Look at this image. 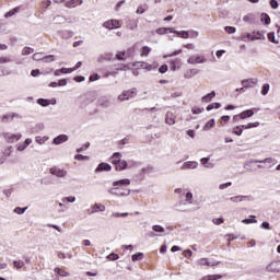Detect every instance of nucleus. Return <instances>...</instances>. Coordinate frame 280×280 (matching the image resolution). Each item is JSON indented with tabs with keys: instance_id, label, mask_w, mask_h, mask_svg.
<instances>
[{
	"instance_id": "8fccbe9b",
	"label": "nucleus",
	"mask_w": 280,
	"mask_h": 280,
	"mask_svg": "<svg viewBox=\"0 0 280 280\" xmlns=\"http://www.w3.org/2000/svg\"><path fill=\"white\" fill-rule=\"evenodd\" d=\"M44 57H45V56H43V52H35V54L32 56L33 60H36V61H38V60H44Z\"/></svg>"
},
{
	"instance_id": "774afa93",
	"label": "nucleus",
	"mask_w": 280,
	"mask_h": 280,
	"mask_svg": "<svg viewBox=\"0 0 280 280\" xmlns=\"http://www.w3.org/2000/svg\"><path fill=\"white\" fill-rule=\"evenodd\" d=\"M160 73H167V65H163L159 68Z\"/></svg>"
},
{
	"instance_id": "aec40b11",
	"label": "nucleus",
	"mask_w": 280,
	"mask_h": 280,
	"mask_svg": "<svg viewBox=\"0 0 280 280\" xmlns=\"http://www.w3.org/2000/svg\"><path fill=\"white\" fill-rule=\"evenodd\" d=\"M82 3H84L83 0H70L68 2H66V8H75L77 5H82Z\"/></svg>"
},
{
	"instance_id": "052dcab7",
	"label": "nucleus",
	"mask_w": 280,
	"mask_h": 280,
	"mask_svg": "<svg viewBox=\"0 0 280 280\" xmlns=\"http://www.w3.org/2000/svg\"><path fill=\"white\" fill-rule=\"evenodd\" d=\"M246 128H248V130H250V128H259V121L248 122Z\"/></svg>"
},
{
	"instance_id": "473e14b6",
	"label": "nucleus",
	"mask_w": 280,
	"mask_h": 280,
	"mask_svg": "<svg viewBox=\"0 0 280 280\" xmlns=\"http://www.w3.org/2000/svg\"><path fill=\"white\" fill-rule=\"evenodd\" d=\"M180 59H174V60H172L171 61V65H172V67H171V69H172V71H176V67H180Z\"/></svg>"
},
{
	"instance_id": "e433bc0d",
	"label": "nucleus",
	"mask_w": 280,
	"mask_h": 280,
	"mask_svg": "<svg viewBox=\"0 0 280 280\" xmlns=\"http://www.w3.org/2000/svg\"><path fill=\"white\" fill-rule=\"evenodd\" d=\"M55 272L57 275H59V277H69V272L65 271L63 269H60V268H55Z\"/></svg>"
},
{
	"instance_id": "c85d7f7f",
	"label": "nucleus",
	"mask_w": 280,
	"mask_h": 280,
	"mask_svg": "<svg viewBox=\"0 0 280 280\" xmlns=\"http://www.w3.org/2000/svg\"><path fill=\"white\" fill-rule=\"evenodd\" d=\"M60 36L67 40L68 38L73 37V32L72 31H61Z\"/></svg>"
},
{
	"instance_id": "f257e3e1",
	"label": "nucleus",
	"mask_w": 280,
	"mask_h": 280,
	"mask_svg": "<svg viewBox=\"0 0 280 280\" xmlns=\"http://www.w3.org/2000/svg\"><path fill=\"white\" fill-rule=\"evenodd\" d=\"M130 179L124 178L119 180H115L112 184V188L107 189V192L110 196H116L117 198H126L129 194H131L130 188Z\"/></svg>"
},
{
	"instance_id": "c9c22d12",
	"label": "nucleus",
	"mask_w": 280,
	"mask_h": 280,
	"mask_svg": "<svg viewBox=\"0 0 280 280\" xmlns=\"http://www.w3.org/2000/svg\"><path fill=\"white\" fill-rule=\"evenodd\" d=\"M49 5H51V0H44L40 3V9L45 12V10H47V8H49Z\"/></svg>"
},
{
	"instance_id": "9d476101",
	"label": "nucleus",
	"mask_w": 280,
	"mask_h": 280,
	"mask_svg": "<svg viewBox=\"0 0 280 280\" xmlns=\"http://www.w3.org/2000/svg\"><path fill=\"white\" fill-rule=\"evenodd\" d=\"M267 272H280V260L271 261L266 267Z\"/></svg>"
},
{
	"instance_id": "dca6fc26",
	"label": "nucleus",
	"mask_w": 280,
	"mask_h": 280,
	"mask_svg": "<svg viewBox=\"0 0 280 280\" xmlns=\"http://www.w3.org/2000/svg\"><path fill=\"white\" fill-rule=\"evenodd\" d=\"M165 124H167V126H174V124H176V116L174 115V113L168 112L166 114Z\"/></svg>"
},
{
	"instance_id": "4be33fe9",
	"label": "nucleus",
	"mask_w": 280,
	"mask_h": 280,
	"mask_svg": "<svg viewBox=\"0 0 280 280\" xmlns=\"http://www.w3.org/2000/svg\"><path fill=\"white\" fill-rule=\"evenodd\" d=\"M252 40H266V35L259 31H256L253 33Z\"/></svg>"
},
{
	"instance_id": "423d86ee",
	"label": "nucleus",
	"mask_w": 280,
	"mask_h": 280,
	"mask_svg": "<svg viewBox=\"0 0 280 280\" xmlns=\"http://www.w3.org/2000/svg\"><path fill=\"white\" fill-rule=\"evenodd\" d=\"M121 25V20H108L103 23V27H105V30H119Z\"/></svg>"
},
{
	"instance_id": "bb28decb",
	"label": "nucleus",
	"mask_w": 280,
	"mask_h": 280,
	"mask_svg": "<svg viewBox=\"0 0 280 280\" xmlns=\"http://www.w3.org/2000/svg\"><path fill=\"white\" fill-rule=\"evenodd\" d=\"M260 21L265 23V25H270V15H268V13H261Z\"/></svg>"
},
{
	"instance_id": "0e129e2a",
	"label": "nucleus",
	"mask_w": 280,
	"mask_h": 280,
	"mask_svg": "<svg viewBox=\"0 0 280 280\" xmlns=\"http://www.w3.org/2000/svg\"><path fill=\"white\" fill-rule=\"evenodd\" d=\"M44 62H54V55L44 56Z\"/></svg>"
},
{
	"instance_id": "2eb2a0df",
	"label": "nucleus",
	"mask_w": 280,
	"mask_h": 280,
	"mask_svg": "<svg viewBox=\"0 0 280 280\" xmlns=\"http://www.w3.org/2000/svg\"><path fill=\"white\" fill-rule=\"evenodd\" d=\"M104 211H106V206H104L103 203H94L90 213H102Z\"/></svg>"
},
{
	"instance_id": "bf43d9fd",
	"label": "nucleus",
	"mask_w": 280,
	"mask_h": 280,
	"mask_svg": "<svg viewBox=\"0 0 280 280\" xmlns=\"http://www.w3.org/2000/svg\"><path fill=\"white\" fill-rule=\"evenodd\" d=\"M213 224H215L217 226H220V224L224 223V219L222 218H217L212 220Z\"/></svg>"
},
{
	"instance_id": "de8ad7c7",
	"label": "nucleus",
	"mask_w": 280,
	"mask_h": 280,
	"mask_svg": "<svg viewBox=\"0 0 280 280\" xmlns=\"http://www.w3.org/2000/svg\"><path fill=\"white\" fill-rule=\"evenodd\" d=\"M150 51H152V48L148 47V46H144L142 47L141 49V52H140V56H148V54H150Z\"/></svg>"
},
{
	"instance_id": "4d7b16f0",
	"label": "nucleus",
	"mask_w": 280,
	"mask_h": 280,
	"mask_svg": "<svg viewBox=\"0 0 280 280\" xmlns=\"http://www.w3.org/2000/svg\"><path fill=\"white\" fill-rule=\"evenodd\" d=\"M74 159L75 161H89V156L82 154H77Z\"/></svg>"
},
{
	"instance_id": "5701e85b",
	"label": "nucleus",
	"mask_w": 280,
	"mask_h": 280,
	"mask_svg": "<svg viewBox=\"0 0 280 280\" xmlns=\"http://www.w3.org/2000/svg\"><path fill=\"white\" fill-rule=\"evenodd\" d=\"M211 128H215V119H210L205 126H203V131L209 132Z\"/></svg>"
},
{
	"instance_id": "f03ea898",
	"label": "nucleus",
	"mask_w": 280,
	"mask_h": 280,
	"mask_svg": "<svg viewBox=\"0 0 280 280\" xmlns=\"http://www.w3.org/2000/svg\"><path fill=\"white\" fill-rule=\"evenodd\" d=\"M110 163L115 165L116 172H124V170H131V167H137V162L129 161V164L126 160H121V153L115 152L110 159Z\"/></svg>"
},
{
	"instance_id": "338daca9",
	"label": "nucleus",
	"mask_w": 280,
	"mask_h": 280,
	"mask_svg": "<svg viewBox=\"0 0 280 280\" xmlns=\"http://www.w3.org/2000/svg\"><path fill=\"white\" fill-rule=\"evenodd\" d=\"M210 159L209 158H202L200 160L201 165H205L206 167H209V165H207L209 163Z\"/></svg>"
},
{
	"instance_id": "393cba45",
	"label": "nucleus",
	"mask_w": 280,
	"mask_h": 280,
	"mask_svg": "<svg viewBox=\"0 0 280 280\" xmlns=\"http://www.w3.org/2000/svg\"><path fill=\"white\" fill-rule=\"evenodd\" d=\"M167 32L173 34L174 28H172V27H160V28L156 30V34H160L161 36H163L164 34H167Z\"/></svg>"
},
{
	"instance_id": "0eeeda50",
	"label": "nucleus",
	"mask_w": 280,
	"mask_h": 280,
	"mask_svg": "<svg viewBox=\"0 0 280 280\" xmlns=\"http://www.w3.org/2000/svg\"><path fill=\"white\" fill-rule=\"evenodd\" d=\"M23 136L21 133H10L5 132L3 133V139L7 143H16V141H20Z\"/></svg>"
},
{
	"instance_id": "f3484780",
	"label": "nucleus",
	"mask_w": 280,
	"mask_h": 280,
	"mask_svg": "<svg viewBox=\"0 0 280 280\" xmlns=\"http://www.w3.org/2000/svg\"><path fill=\"white\" fill-rule=\"evenodd\" d=\"M37 104H39V106H49V104H51L52 106H56V98L52 100H47V98H38L37 100Z\"/></svg>"
},
{
	"instance_id": "72a5a7b5",
	"label": "nucleus",
	"mask_w": 280,
	"mask_h": 280,
	"mask_svg": "<svg viewBox=\"0 0 280 280\" xmlns=\"http://www.w3.org/2000/svg\"><path fill=\"white\" fill-rule=\"evenodd\" d=\"M242 132H244V130L240 126H236L232 129V133L236 135V137H242Z\"/></svg>"
},
{
	"instance_id": "5fc2aeb1",
	"label": "nucleus",
	"mask_w": 280,
	"mask_h": 280,
	"mask_svg": "<svg viewBox=\"0 0 280 280\" xmlns=\"http://www.w3.org/2000/svg\"><path fill=\"white\" fill-rule=\"evenodd\" d=\"M61 202H75V197L70 196V197H63L61 199Z\"/></svg>"
},
{
	"instance_id": "a19ab883",
	"label": "nucleus",
	"mask_w": 280,
	"mask_h": 280,
	"mask_svg": "<svg viewBox=\"0 0 280 280\" xmlns=\"http://www.w3.org/2000/svg\"><path fill=\"white\" fill-rule=\"evenodd\" d=\"M152 231H154V233H165V228L162 225H153Z\"/></svg>"
},
{
	"instance_id": "9b49d317",
	"label": "nucleus",
	"mask_w": 280,
	"mask_h": 280,
	"mask_svg": "<svg viewBox=\"0 0 280 280\" xmlns=\"http://www.w3.org/2000/svg\"><path fill=\"white\" fill-rule=\"evenodd\" d=\"M113 170V166H110V164L106 163V162H102L97 165V167L95 168L96 174L100 172H110Z\"/></svg>"
},
{
	"instance_id": "c756f323",
	"label": "nucleus",
	"mask_w": 280,
	"mask_h": 280,
	"mask_svg": "<svg viewBox=\"0 0 280 280\" xmlns=\"http://www.w3.org/2000/svg\"><path fill=\"white\" fill-rule=\"evenodd\" d=\"M243 224H257V221L255 220V215H249V219H243Z\"/></svg>"
},
{
	"instance_id": "f8f14e48",
	"label": "nucleus",
	"mask_w": 280,
	"mask_h": 280,
	"mask_svg": "<svg viewBox=\"0 0 280 280\" xmlns=\"http://www.w3.org/2000/svg\"><path fill=\"white\" fill-rule=\"evenodd\" d=\"M69 141V136L67 135H59L58 137L54 138L52 143L55 145H60L62 143H67Z\"/></svg>"
},
{
	"instance_id": "864d4df0",
	"label": "nucleus",
	"mask_w": 280,
	"mask_h": 280,
	"mask_svg": "<svg viewBox=\"0 0 280 280\" xmlns=\"http://www.w3.org/2000/svg\"><path fill=\"white\" fill-rule=\"evenodd\" d=\"M107 259H109V261H117V259H119V255L112 253L107 256Z\"/></svg>"
},
{
	"instance_id": "ddd939ff",
	"label": "nucleus",
	"mask_w": 280,
	"mask_h": 280,
	"mask_svg": "<svg viewBox=\"0 0 280 280\" xmlns=\"http://www.w3.org/2000/svg\"><path fill=\"white\" fill-rule=\"evenodd\" d=\"M197 168H198V162L196 161H187L180 167V170H197Z\"/></svg>"
},
{
	"instance_id": "a18cd8bd",
	"label": "nucleus",
	"mask_w": 280,
	"mask_h": 280,
	"mask_svg": "<svg viewBox=\"0 0 280 280\" xmlns=\"http://www.w3.org/2000/svg\"><path fill=\"white\" fill-rule=\"evenodd\" d=\"M268 40H269L270 43H275V45H279V40L276 39L273 32H271V33L268 34Z\"/></svg>"
},
{
	"instance_id": "1a4fd4ad",
	"label": "nucleus",
	"mask_w": 280,
	"mask_h": 280,
	"mask_svg": "<svg viewBox=\"0 0 280 280\" xmlns=\"http://www.w3.org/2000/svg\"><path fill=\"white\" fill-rule=\"evenodd\" d=\"M242 84L244 89H253L254 86H257V84H259V79L257 78L245 79L242 81Z\"/></svg>"
},
{
	"instance_id": "58836bf2",
	"label": "nucleus",
	"mask_w": 280,
	"mask_h": 280,
	"mask_svg": "<svg viewBox=\"0 0 280 280\" xmlns=\"http://www.w3.org/2000/svg\"><path fill=\"white\" fill-rule=\"evenodd\" d=\"M30 54H34V48H32V47H24L22 49V56H30Z\"/></svg>"
},
{
	"instance_id": "09e8293b",
	"label": "nucleus",
	"mask_w": 280,
	"mask_h": 280,
	"mask_svg": "<svg viewBox=\"0 0 280 280\" xmlns=\"http://www.w3.org/2000/svg\"><path fill=\"white\" fill-rule=\"evenodd\" d=\"M186 202H188V205H194V194L191 192L186 194Z\"/></svg>"
},
{
	"instance_id": "2f4dec72",
	"label": "nucleus",
	"mask_w": 280,
	"mask_h": 280,
	"mask_svg": "<svg viewBox=\"0 0 280 280\" xmlns=\"http://www.w3.org/2000/svg\"><path fill=\"white\" fill-rule=\"evenodd\" d=\"M269 91H270V84L269 83L262 84L261 91H260L261 95H268Z\"/></svg>"
},
{
	"instance_id": "b1692460",
	"label": "nucleus",
	"mask_w": 280,
	"mask_h": 280,
	"mask_svg": "<svg viewBox=\"0 0 280 280\" xmlns=\"http://www.w3.org/2000/svg\"><path fill=\"white\" fill-rule=\"evenodd\" d=\"M173 34H176L178 38H189V31H173Z\"/></svg>"
},
{
	"instance_id": "39448f33",
	"label": "nucleus",
	"mask_w": 280,
	"mask_h": 280,
	"mask_svg": "<svg viewBox=\"0 0 280 280\" xmlns=\"http://www.w3.org/2000/svg\"><path fill=\"white\" fill-rule=\"evenodd\" d=\"M49 174H51V176H56V178H67L68 172L59 166H52L49 168Z\"/></svg>"
},
{
	"instance_id": "6ab92c4d",
	"label": "nucleus",
	"mask_w": 280,
	"mask_h": 280,
	"mask_svg": "<svg viewBox=\"0 0 280 280\" xmlns=\"http://www.w3.org/2000/svg\"><path fill=\"white\" fill-rule=\"evenodd\" d=\"M255 115V109H247L240 114L241 119H248L249 117H253Z\"/></svg>"
},
{
	"instance_id": "680f3d73",
	"label": "nucleus",
	"mask_w": 280,
	"mask_h": 280,
	"mask_svg": "<svg viewBox=\"0 0 280 280\" xmlns=\"http://www.w3.org/2000/svg\"><path fill=\"white\" fill-rule=\"evenodd\" d=\"M27 147L25 145V143H19L16 147L18 152H23L24 150H26Z\"/></svg>"
},
{
	"instance_id": "7ed1b4c3",
	"label": "nucleus",
	"mask_w": 280,
	"mask_h": 280,
	"mask_svg": "<svg viewBox=\"0 0 280 280\" xmlns=\"http://www.w3.org/2000/svg\"><path fill=\"white\" fill-rule=\"evenodd\" d=\"M249 163H259L260 165H258V170H266V167H275V165H277V160L272 158H267L264 160H252L245 163L244 167H246V165H248Z\"/></svg>"
},
{
	"instance_id": "ea45409f",
	"label": "nucleus",
	"mask_w": 280,
	"mask_h": 280,
	"mask_svg": "<svg viewBox=\"0 0 280 280\" xmlns=\"http://www.w3.org/2000/svg\"><path fill=\"white\" fill-rule=\"evenodd\" d=\"M141 69H145L147 71H152V65L145 62V61H141L139 62Z\"/></svg>"
},
{
	"instance_id": "69168bd1",
	"label": "nucleus",
	"mask_w": 280,
	"mask_h": 280,
	"mask_svg": "<svg viewBox=\"0 0 280 280\" xmlns=\"http://www.w3.org/2000/svg\"><path fill=\"white\" fill-rule=\"evenodd\" d=\"M1 119H2V122H3V124H8V120H9V119H12V116H11V114L9 113V114L3 115Z\"/></svg>"
},
{
	"instance_id": "79ce46f5",
	"label": "nucleus",
	"mask_w": 280,
	"mask_h": 280,
	"mask_svg": "<svg viewBox=\"0 0 280 280\" xmlns=\"http://www.w3.org/2000/svg\"><path fill=\"white\" fill-rule=\"evenodd\" d=\"M241 40H243V43H248V40H253V34L250 33H246L241 37Z\"/></svg>"
},
{
	"instance_id": "f704fd0d",
	"label": "nucleus",
	"mask_w": 280,
	"mask_h": 280,
	"mask_svg": "<svg viewBox=\"0 0 280 280\" xmlns=\"http://www.w3.org/2000/svg\"><path fill=\"white\" fill-rule=\"evenodd\" d=\"M198 266H211V262H209V259L207 258H200L197 260Z\"/></svg>"
},
{
	"instance_id": "6e6552de",
	"label": "nucleus",
	"mask_w": 280,
	"mask_h": 280,
	"mask_svg": "<svg viewBox=\"0 0 280 280\" xmlns=\"http://www.w3.org/2000/svg\"><path fill=\"white\" fill-rule=\"evenodd\" d=\"M188 65H205L207 59L200 55H192L187 59Z\"/></svg>"
},
{
	"instance_id": "c03bdc74",
	"label": "nucleus",
	"mask_w": 280,
	"mask_h": 280,
	"mask_svg": "<svg viewBox=\"0 0 280 280\" xmlns=\"http://www.w3.org/2000/svg\"><path fill=\"white\" fill-rule=\"evenodd\" d=\"M14 213H16L18 215H23V213H25V211H27V208H21V207H16L14 208Z\"/></svg>"
},
{
	"instance_id": "37998d69",
	"label": "nucleus",
	"mask_w": 280,
	"mask_h": 280,
	"mask_svg": "<svg viewBox=\"0 0 280 280\" xmlns=\"http://www.w3.org/2000/svg\"><path fill=\"white\" fill-rule=\"evenodd\" d=\"M180 54H183V49L175 50V51H173L172 54H168V55H164L163 58H172L174 56H180Z\"/></svg>"
},
{
	"instance_id": "49530a36",
	"label": "nucleus",
	"mask_w": 280,
	"mask_h": 280,
	"mask_svg": "<svg viewBox=\"0 0 280 280\" xmlns=\"http://www.w3.org/2000/svg\"><path fill=\"white\" fill-rule=\"evenodd\" d=\"M13 266L14 268H18V270H21V268L25 266V262H23L22 260H14Z\"/></svg>"
},
{
	"instance_id": "603ef678",
	"label": "nucleus",
	"mask_w": 280,
	"mask_h": 280,
	"mask_svg": "<svg viewBox=\"0 0 280 280\" xmlns=\"http://www.w3.org/2000/svg\"><path fill=\"white\" fill-rule=\"evenodd\" d=\"M222 105L220 103H212L207 106V110H213V108H220Z\"/></svg>"
},
{
	"instance_id": "20e7f679",
	"label": "nucleus",
	"mask_w": 280,
	"mask_h": 280,
	"mask_svg": "<svg viewBox=\"0 0 280 280\" xmlns=\"http://www.w3.org/2000/svg\"><path fill=\"white\" fill-rule=\"evenodd\" d=\"M137 97V89L125 90L117 96L118 102H127L128 100H135Z\"/></svg>"
},
{
	"instance_id": "3c124183",
	"label": "nucleus",
	"mask_w": 280,
	"mask_h": 280,
	"mask_svg": "<svg viewBox=\"0 0 280 280\" xmlns=\"http://www.w3.org/2000/svg\"><path fill=\"white\" fill-rule=\"evenodd\" d=\"M224 30L228 34H235L237 32V28L234 26H225Z\"/></svg>"
},
{
	"instance_id": "a211bd4d",
	"label": "nucleus",
	"mask_w": 280,
	"mask_h": 280,
	"mask_svg": "<svg viewBox=\"0 0 280 280\" xmlns=\"http://www.w3.org/2000/svg\"><path fill=\"white\" fill-rule=\"evenodd\" d=\"M200 71L198 69H190L187 70L184 74V78H186V80H191V78H194V75H198Z\"/></svg>"
},
{
	"instance_id": "6e6d98bb",
	"label": "nucleus",
	"mask_w": 280,
	"mask_h": 280,
	"mask_svg": "<svg viewBox=\"0 0 280 280\" xmlns=\"http://www.w3.org/2000/svg\"><path fill=\"white\" fill-rule=\"evenodd\" d=\"M190 38H198L200 36V33L198 31H188Z\"/></svg>"
},
{
	"instance_id": "e2e57ef3",
	"label": "nucleus",
	"mask_w": 280,
	"mask_h": 280,
	"mask_svg": "<svg viewBox=\"0 0 280 280\" xmlns=\"http://www.w3.org/2000/svg\"><path fill=\"white\" fill-rule=\"evenodd\" d=\"M14 192V188H9L3 190L4 196H7V198H10V196H12V194Z\"/></svg>"
},
{
	"instance_id": "cd10ccee",
	"label": "nucleus",
	"mask_w": 280,
	"mask_h": 280,
	"mask_svg": "<svg viewBox=\"0 0 280 280\" xmlns=\"http://www.w3.org/2000/svg\"><path fill=\"white\" fill-rule=\"evenodd\" d=\"M20 10H21V8L16 7V8H14L13 10L8 11V12L4 14V19H10V16H14V14L19 13Z\"/></svg>"
},
{
	"instance_id": "13d9d810",
	"label": "nucleus",
	"mask_w": 280,
	"mask_h": 280,
	"mask_svg": "<svg viewBox=\"0 0 280 280\" xmlns=\"http://www.w3.org/2000/svg\"><path fill=\"white\" fill-rule=\"evenodd\" d=\"M231 185H233V183H231V182H228V183H225V184H220L219 185V189H229V187H231Z\"/></svg>"
},
{
	"instance_id": "4468645a",
	"label": "nucleus",
	"mask_w": 280,
	"mask_h": 280,
	"mask_svg": "<svg viewBox=\"0 0 280 280\" xmlns=\"http://www.w3.org/2000/svg\"><path fill=\"white\" fill-rule=\"evenodd\" d=\"M229 200L230 202H234V203L244 202L245 200H250V196L237 195V196L231 197Z\"/></svg>"
},
{
	"instance_id": "412c9836",
	"label": "nucleus",
	"mask_w": 280,
	"mask_h": 280,
	"mask_svg": "<svg viewBox=\"0 0 280 280\" xmlns=\"http://www.w3.org/2000/svg\"><path fill=\"white\" fill-rule=\"evenodd\" d=\"M213 97H215V91H212L211 93H208L207 95L202 96L201 102H203V104H209V102H211Z\"/></svg>"
},
{
	"instance_id": "7c9ffc66",
	"label": "nucleus",
	"mask_w": 280,
	"mask_h": 280,
	"mask_svg": "<svg viewBox=\"0 0 280 280\" xmlns=\"http://www.w3.org/2000/svg\"><path fill=\"white\" fill-rule=\"evenodd\" d=\"M126 58H128V52L126 51L118 52L115 56L116 60H126Z\"/></svg>"
},
{
	"instance_id": "4c0bfd02",
	"label": "nucleus",
	"mask_w": 280,
	"mask_h": 280,
	"mask_svg": "<svg viewBox=\"0 0 280 280\" xmlns=\"http://www.w3.org/2000/svg\"><path fill=\"white\" fill-rule=\"evenodd\" d=\"M143 259V253H137L131 256L132 261H141Z\"/></svg>"
},
{
	"instance_id": "a878e982",
	"label": "nucleus",
	"mask_w": 280,
	"mask_h": 280,
	"mask_svg": "<svg viewBox=\"0 0 280 280\" xmlns=\"http://www.w3.org/2000/svg\"><path fill=\"white\" fill-rule=\"evenodd\" d=\"M35 141L38 143V145H43V144H45L46 141H49V137H47V136H44V137L36 136Z\"/></svg>"
}]
</instances>
